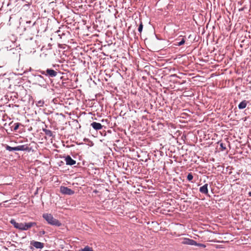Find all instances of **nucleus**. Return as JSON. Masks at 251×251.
Wrapping results in <instances>:
<instances>
[{"label": "nucleus", "instance_id": "1", "mask_svg": "<svg viewBox=\"0 0 251 251\" xmlns=\"http://www.w3.org/2000/svg\"><path fill=\"white\" fill-rule=\"evenodd\" d=\"M43 217L47 221L49 224L57 226H61L60 222L58 220L54 219L50 214H44Z\"/></svg>", "mask_w": 251, "mask_h": 251}, {"label": "nucleus", "instance_id": "2", "mask_svg": "<svg viewBox=\"0 0 251 251\" xmlns=\"http://www.w3.org/2000/svg\"><path fill=\"white\" fill-rule=\"evenodd\" d=\"M37 72L49 77H54L57 75V72L52 69L48 68L46 70H39Z\"/></svg>", "mask_w": 251, "mask_h": 251}, {"label": "nucleus", "instance_id": "3", "mask_svg": "<svg viewBox=\"0 0 251 251\" xmlns=\"http://www.w3.org/2000/svg\"><path fill=\"white\" fill-rule=\"evenodd\" d=\"M182 244L184 245H194L198 247H205V246L202 244L197 243L195 240L189 238H185L182 241Z\"/></svg>", "mask_w": 251, "mask_h": 251}, {"label": "nucleus", "instance_id": "4", "mask_svg": "<svg viewBox=\"0 0 251 251\" xmlns=\"http://www.w3.org/2000/svg\"><path fill=\"white\" fill-rule=\"evenodd\" d=\"M60 191L61 193L65 195H72L74 194V191L67 187L61 186Z\"/></svg>", "mask_w": 251, "mask_h": 251}, {"label": "nucleus", "instance_id": "5", "mask_svg": "<svg viewBox=\"0 0 251 251\" xmlns=\"http://www.w3.org/2000/svg\"><path fill=\"white\" fill-rule=\"evenodd\" d=\"M10 223L14 226V227L21 230H25L24 223H19L16 222L14 220L12 219L10 221Z\"/></svg>", "mask_w": 251, "mask_h": 251}, {"label": "nucleus", "instance_id": "6", "mask_svg": "<svg viewBox=\"0 0 251 251\" xmlns=\"http://www.w3.org/2000/svg\"><path fill=\"white\" fill-rule=\"evenodd\" d=\"M31 244L36 249H42L44 247V244L43 243L38 241H32Z\"/></svg>", "mask_w": 251, "mask_h": 251}, {"label": "nucleus", "instance_id": "7", "mask_svg": "<svg viewBox=\"0 0 251 251\" xmlns=\"http://www.w3.org/2000/svg\"><path fill=\"white\" fill-rule=\"evenodd\" d=\"M65 161L67 165H73L76 163V161L73 159L70 156L68 155L65 158Z\"/></svg>", "mask_w": 251, "mask_h": 251}, {"label": "nucleus", "instance_id": "8", "mask_svg": "<svg viewBox=\"0 0 251 251\" xmlns=\"http://www.w3.org/2000/svg\"><path fill=\"white\" fill-rule=\"evenodd\" d=\"M91 126L94 129L97 130L101 129L102 128V125L100 123L97 122H93L91 124Z\"/></svg>", "mask_w": 251, "mask_h": 251}, {"label": "nucleus", "instance_id": "9", "mask_svg": "<svg viewBox=\"0 0 251 251\" xmlns=\"http://www.w3.org/2000/svg\"><path fill=\"white\" fill-rule=\"evenodd\" d=\"M37 224L35 222H29L24 223V226L25 228V230H27L30 228L31 227L36 226Z\"/></svg>", "mask_w": 251, "mask_h": 251}, {"label": "nucleus", "instance_id": "10", "mask_svg": "<svg viewBox=\"0 0 251 251\" xmlns=\"http://www.w3.org/2000/svg\"><path fill=\"white\" fill-rule=\"evenodd\" d=\"M200 191L201 193L204 194H207L208 193V184H205L202 186L200 188Z\"/></svg>", "mask_w": 251, "mask_h": 251}, {"label": "nucleus", "instance_id": "11", "mask_svg": "<svg viewBox=\"0 0 251 251\" xmlns=\"http://www.w3.org/2000/svg\"><path fill=\"white\" fill-rule=\"evenodd\" d=\"M249 103L248 101H247L246 100H244L242 101H241L239 104H238V108L239 109H243L246 108V107L247 105V104Z\"/></svg>", "mask_w": 251, "mask_h": 251}, {"label": "nucleus", "instance_id": "12", "mask_svg": "<svg viewBox=\"0 0 251 251\" xmlns=\"http://www.w3.org/2000/svg\"><path fill=\"white\" fill-rule=\"evenodd\" d=\"M36 79L39 82L41 83V84L44 85L46 81L45 79L44 78L43 76L41 75H36Z\"/></svg>", "mask_w": 251, "mask_h": 251}, {"label": "nucleus", "instance_id": "13", "mask_svg": "<svg viewBox=\"0 0 251 251\" xmlns=\"http://www.w3.org/2000/svg\"><path fill=\"white\" fill-rule=\"evenodd\" d=\"M43 131L47 135L49 136V137L53 136V133L51 130L47 129H43Z\"/></svg>", "mask_w": 251, "mask_h": 251}, {"label": "nucleus", "instance_id": "14", "mask_svg": "<svg viewBox=\"0 0 251 251\" xmlns=\"http://www.w3.org/2000/svg\"><path fill=\"white\" fill-rule=\"evenodd\" d=\"M26 147L25 145H20L17 147H16V151H25L26 150Z\"/></svg>", "mask_w": 251, "mask_h": 251}, {"label": "nucleus", "instance_id": "15", "mask_svg": "<svg viewBox=\"0 0 251 251\" xmlns=\"http://www.w3.org/2000/svg\"><path fill=\"white\" fill-rule=\"evenodd\" d=\"M78 251H94L93 249L89 246H86L83 249H80Z\"/></svg>", "mask_w": 251, "mask_h": 251}, {"label": "nucleus", "instance_id": "16", "mask_svg": "<svg viewBox=\"0 0 251 251\" xmlns=\"http://www.w3.org/2000/svg\"><path fill=\"white\" fill-rule=\"evenodd\" d=\"M5 149L7 151H16V147H11L8 145H6L5 147Z\"/></svg>", "mask_w": 251, "mask_h": 251}, {"label": "nucleus", "instance_id": "17", "mask_svg": "<svg viewBox=\"0 0 251 251\" xmlns=\"http://www.w3.org/2000/svg\"><path fill=\"white\" fill-rule=\"evenodd\" d=\"M20 124L18 123H14L13 126H11V127L13 128V130H17L19 127Z\"/></svg>", "mask_w": 251, "mask_h": 251}, {"label": "nucleus", "instance_id": "18", "mask_svg": "<svg viewBox=\"0 0 251 251\" xmlns=\"http://www.w3.org/2000/svg\"><path fill=\"white\" fill-rule=\"evenodd\" d=\"M44 103V101L43 100H40L37 102L36 105L38 106H40V107L42 106H43Z\"/></svg>", "mask_w": 251, "mask_h": 251}, {"label": "nucleus", "instance_id": "19", "mask_svg": "<svg viewBox=\"0 0 251 251\" xmlns=\"http://www.w3.org/2000/svg\"><path fill=\"white\" fill-rule=\"evenodd\" d=\"M143 25L142 24V23L141 22L139 27H138V31L141 33L142 31V29H143Z\"/></svg>", "mask_w": 251, "mask_h": 251}, {"label": "nucleus", "instance_id": "20", "mask_svg": "<svg viewBox=\"0 0 251 251\" xmlns=\"http://www.w3.org/2000/svg\"><path fill=\"white\" fill-rule=\"evenodd\" d=\"M187 178L189 181H191L193 178V176L191 173H189L187 175Z\"/></svg>", "mask_w": 251, "mask_h": 251}, {"label": "nucleus", "instance_id": "21", "mask_svg": "<svg viewBox=\"0 0 251 251\" xmlns=\"http://www.w3.org/2000/svg\"><path fill=\"white\" fill-rule=\"evenodd\" d=\"M185 43V40L184 39H182L179 42L177 43L176 45L180 46L182 45H183Z\"/></svg>", "mask_w": 251, "mask_h": 251}, {"label": "nucleus", "instance_id": "22", "mask_svg": "<svg viewBox=\"0 0 251 251\" xmlns=\"http://www.w3.org/2000/svg\"><path fill=\"white\" fill-rule=\"evenodd\" d=\"M220 145L221 148H222V151L226 150V145L224 143H221Z\"/></svg>", "mask_w": 251, "mask_h": 251}, {"label": "nucleus", "instance_id": "23", "mask_svg": "<svg viewBox=\"0 0 251 251\" xmlns=\"http://www.w3.org/2000/svg\"><path fill=\"white\" fill-rule=\"evenodd\" d=\"M248 195L250 197H251V192H249Z\"/></svg>", "mask_w": 251, "mask_h": 251}, {"label": "nucleus", "instance_id": "24", "mask_svg": "<svg viewBox=\"0 0 251 251\" xmlns=\"http://www.w3.org/2000/svg\"><path fill=\"white\" fill-rule=\"evenodd\" d=\"M41 233L42 234H45V231H42V232H41Z\"/></svg>", "mask_w": 251, "mask_h": 251}]
</instances>
